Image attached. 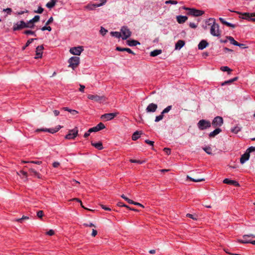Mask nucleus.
I'll use <instances>...</instances> for the list:
<instances>
[{"instance_id":"3c124183","label":"nucleus","mask_w":255,"mask_h":255,"mask_svg":"<svg viewBox=\"0 0 255 255\" xmlns=\"http://www.w3.org/2000/svg\"><path fill=\"white\" fill-rule=\"evenodd\" d=\"M40 16L35 15L32 19H30L33 23L36 22L39 20Z\"/></svg>"},{"instance_id":"423d86ee","label":"nucleus","mask_w":255,"mask_h":255,"mask_svg":"<svg viewBox=\"0 0 255 255\" xmlns=\"http://www.w3.org/2000/svg\"><path fill=\"white\" fill-rule=\"evenodd\" d=\"M122 33V38L123 40H126L131 36V32L127 26H123L121 29Z\"/></svg>"},{"instance_id":"9b49d317","label":"nucleus","mask_w":255,"mask_h":255,"mask_svg":"<svg viewBox=\"0 0 255 255\" xmlns=\"http://www.w3.org/2000/svg\"><path fill=\"white\" fill-rule=\"evenodd\" d=\"M44 47L43 45L38 46L36 48V56L34 57L35 59L41 58L43 54V50Z\"/></svg>"},{"instance_id":"f704fd0d","label":"nucleus","mask_w":255,"mask_h":255,"mask_svg":"<svg viewBox=\"0 0 255 255\" xmlns=\"http://www.w3.org/2000/svg\"><path fill=\"white\" fill-rule=\"evenodd\" d=\"M172 109V106L170 105V106H167L166 108H165L162 112H161V114L162 115H163L166 114V113H168Z\"/></svg>"},{"instance_id":"a211bd4d","label":"nucleus","mask_w":255,"mask_h":255,"mask_svg":"<svg viewBox=\"0 0 255 255\" xmlns=\"http://www.w3.org/2000/svg\"><path fill=\"white\" fill-rule=\"evenodd\" d=\"M219 20L220 21V22L223 23V24H225L226 25V26H229V27H232V28H235L236 26L235 24H232L231 23H230V22H228L227 21H226L224 18H219Z\"/></svg>"},{"instance_id":"37998d69","label":"nucleus","mask_w":255,"mask_h":255,"mask_svg":"<svg viewBox=\"0 0 255 255\" xmlns=\"http://www.w3.org/2000/svg\"><path fill=\"white\" fill-rule=\"evenodd\" d=\"M74 135L72 133L69 132L65 136V138L67 139H74L76 136H73Z\"/></svg>"},{"instance_id":"cd10ccee","label":"nucleus","mask_w":255,"mask_h":255,"mask_svg":"<svg viewBox=\"0 0 255 255\" xmlns=\"http://www.w3.org/2000/svg\"><path fill=\"white\" fill-rule=\"evenodd\" d=\"M187 179L191 181L195 182H199L201 181H205L204 178H197V179H194L191 177H190L189 175H187L186 177Z\"/></svg>"},{"instance_id":"f8f14e48","label":"nucleus","mask_w":255,"mask_h":255,"mask_svg":"<svg viewBox=\"0 0 255 255\" xmlns=\"http://www.w3.org/2000/svg\"><path fill=\"white\" fill-rule=\"evenodd\" d=\"M158 108L157 105L154 103L149 104L146 107L145 111L146 113H154L156 112Z\"/></svg>"},{"instance_id":"de8ad7c7","label":"nucleus","mask_w":255,"mask_h":255,"mask_svg":"<svg viewBox=\"0 0 255 255\" xmlns=\"http://www.w3.org/2000/svg\"><path fill=\"white\" fill-rule=\"evenodd\" d=\"M177 3V1L173 0H168L165 1L166 4H176Z\"/></svg>"},{"instance_id":"c9c22d12","label":"nucleus","mask_w":255,"mask_h":255,"mask_svg":"<svg viewBox=\"0 0 255 255\" xmlns=\"http://www.w3.org/2000/svg\"><path fill=\"white\" fill-rule=\"evenodd\" d=\"M203 149L208 154H212V149L210 146H206L203 147Z\"/></svg>"},{"instance_id":"f257e3e1","label":"nucleus","mask_w":255,"mask_h":255,"mask_svg":"<svg viewBox=\"0 0 255 255\" xmlns=\"http://www.w3.org/2000/svg\"><path fill=\"white\" fill-rule=\"evenodd\" d=\"M209 20H213V23L210 28V33L214 36L219 37L221 36V31L219 30V25L216 23L214 18H209Z\"/></svg>"},{"instance_id":"2f4dec72","label":"nucleus","mask_w":255,"mask_h":255,"mask_svg":"<svg viewBox=\"0 0 255 255\" xmlns=\"http://www.w3.org/2000/svg\"><path fill=\"white\" fill-rule=\"evenodd\" d=\"M70 133H72L74 136H77L78 135V130L77 127H75L74 128L71 129L69 131Z\"/></svg>"},{"instance_id":"bb28decb","label":"nucleus","mask_w":255,"mask_h":255,"mask_svg":"<svg viewBox=\"0 0 255 255\" xmlns=\"http://www.w3.org/2000/svg\"><path fill=\"white\" fill-rule=\"evenodd\" d=\"M56 2L57 0H51L47 3L46 6L49 8H52L55 5Z\"/></svg>"},{"instance_id":"9d476101","label":"nucleus","mask_w":255,"mask_h":255,"mask_svg":"<svg viewBox=\"0 0 255 255\" xmlns=\"http://www.w3.org/2000/svg\"><path fill=\"white\" fill-rule=\"evenodd\" d=\"M88 98L91 100L98 102L105 101V97L104 96H100L97 95H89Z\"/></svg>"},{"instance_id":"6ab92c4d","label":"nucleus","mask_w":255,"mask_h":255,"mask_svg":"<svg viewBox=\"0 0 255 255\" xmlns=\"http://www.w3.org/2000/svg\"><path fill=\"white\" fill-rule=\"evenodd\" d=\"M208 45V43L205 40H201L198 44V49L203 50Z\"/></svg>"},{"instance_id":"774afa93","label":"nucleus","mask_w":255,"mask_h":255,"mask_svg":"<svg viewBox=\"0 0 255 255\" xmlns=\"http://www.w3.org/2000/svg\"><path fill=\"white\" fill-rule=\"evenodd\" d=\"M189 26L191 27V28H196L197 27V25L195 24L194 23H193V22H190L189 23Z\"/></svg>"},{"instance_id":"473e14b6","label":"nucleus","mask_w":255,"mask_h":255,"mask_svg":"<svg viewBox=\"0 0 255 255\" xmlns=\"http://www.w3.org/2000/svg\"><path fill=\"white\" fill-rule=\"evenodd\" d=\"M110 34L112 36H114V37H115L117 38H120L122 36L121 32H118V31H112L110 33Z\"/></svg>"},{"instance_id":"393cba45","label":"nucleus","mask_w":255,"mask_h":255,"mask_svg":"<svg viewBox=\"0 0 255 255\" xmlns=\"http://www.w3.org/2000/svg\"><path fill=\"white\" fill-rule=\"evenodd\" d=\"M23 28H27V25L26 24V22L21 20L20 21V23L19 24H17V30Z\"/></svg>"},{"instance_id":"0e129e2a","label":"nucleus","mask_w":255,"mask_h":255,"mask_svg":"<svg viewBox=\"0 0 255 255\" xmlns=\"http://www.w3.org/2000/svg\"><path fill=\"white\" fill-rule=\"evenodd\" d=\"M54 234V231L53 230H50L46 232V235L48 236H53Z\"/></svg>"},{"instance_id":"79ce46f5","label":"nucleus","mask_w":255,"mask_h":255,"mask_svg":"<svg viewBox=\"0 0 255 255\" xmlns=\"http://www.w3.org/2000/svg\"><path fill=\"white\" fill-rule=\"evenodd\" d=\"M26 24L27 25V28H33L34 26V23L31 20H30L29 21L26 22Z\"/></svg>"},{"instance_id":"8fccbe9b","label":"nucleus","mask_w":255,"mask_h":255,"mask_svg":"<svg viewBox=\"0 0 255 255\" xmlns=\"http://www.w3.org/2000/svg\"><path fill=\"white\" fill-rule=\"evenodd\" d=\"M20 175L22 176L23 177H24L25 180L27 179V174L26 172L21 170L20 171Z\"/></svg>"},{"instance_id":"c85d7f7f","label":"nucleus","mask_w":255,"mask_h":255,"mask_svg":"<svg viewBox=\"0 0 255 255\" xmlns=\"http://www.w3.org/2000/svg\"><path fill=\"white\" fill-rule=\"evenodd\" d=\"M226 38L230 41V43L232 44H233L235 46H237V45H239L238 42L237 41H236L233 37L228 36H227Z\"/></svg>"},{"instance_id":"20e7f679","label":"nucleus","mask_w":255,"mask_h":255,"mask_svg":"<svg viewBox=\"0 0 255 255\" xmlns=\"http://www.w3.org/2000/svg\"><path fill=\"white\" fill-rule=\"evenodd\" d=\"M69 67L74 70L80 63V58L76 56L71 57L68 60Z\"/></svg>"},{"instance_id":"4c0bfd02","label":"nucleus","mask_w":255,"mask_h":255,"mask_svg":"<svg viewBox=\"0 0 255 255\" xmlns=\"http://www.w3.org/2000/svg\"><path fill=\"white\" fill-rule=\"evenodd\" d=\"M241 130V128L239 127H235L234 128L231 129V131L235 133H238L240 130Z\"/></svg>"},{"instance_id":"603ef678","label":"nucleus","mask_w":255,"mask_h":255,"mask_svg":"<svg viewBox=\"0 0 255 255\" xmlns=\"http://www.w3.org/2000/svg\"><path fill=\"white\" fill-rule=\"evenodd\" d=\"M98 131H99V130L97 126L92 128H90L89 129V132H97Z\"/></svg>"},{"instance_id":"7c9ffc66","label":"nucleus","mask_w":255,"mask_h":255,"mask_svg":"<svg viewBox=\"0 0 255 255\" xmlns=\"http://www.w3.org/2000/svg\"><path fill=\"white\" fill-rule=\"evenodd\" d=\"M238 78L237 77H235V78H233L232 79H230V80H228V81H226L222 83L221 85L222 86H224V85H225L226 84H231V83H233V82L237 81Z\"/></svg>"},{"instance_id":"09e8293b","label":"nucleus","mask_w":255,"mask_h":255,"mask_svg":"<svg viewBox=\"0 0 255 255\" xmlns=\"http://www.w3.org/2000/svg\"><path fill=\"white\" fill-rule=\"evenodd\" d=\"M255 151V147L251 146L246 150V152L248 153L249 154L251 152Z\"/></svg>"},{"instance_id":"f03ea898","label":"nucleus","mask_w":255,"mask_h":255,"mask_svg":"<svg viewBox=\"0 0 255 255\" xmlns=\"http://www.w3.org/2000/svg\"><path fill=\"white\" fill-rule=\"evenodd\" d=\"M183 9L188 10V12L187 14L188 15L194 16H199L203 15L204 13V11L203 10H198L193 8H189L183 7Z\"/></svg>"},{"instance_id":"6e6552de","label":"nucleus","mask_w":255,"mask_h":255,"mask_svg":"<svg viewBox=\"0 0 255 255\" xmlns=\"http://www.w3.org/2000/svg\"><path fill=\"white\" fill-rule=\"evenodd\" d=\"M61 128V127L59 125L54 128H38L35 130V131L37 132H39L41 131H48L51 133H54L57 132Z\"/></svg>"},{"instance_id":"338daca9","label":"nucleus","mask_w":255,"mask_h":255,"mask_svg":"<svg viewBox=\"0 0 255 255\" xmlns=\"http://www.w3.org/2000/svg\"><path fill=\"white\" fill-rule=\"evenodd\" d=\"M3 11L6 12L7 14H9L11 12V9L10 8H7L5 9H3Z\"/></svg>"},{"instance_id":"a878e982","label":"nucleus","mask_w":255,"mask_h":255,"mask_svg":"<svg viewBox=\"0 0 255 255\" xmlns=\"http://www.w3.org/2000/svg\"><path fill=\"white\" fill-rule=\"evenodd\" d=\"M162 53V50L161 49H156L150 53V56L152 57H155Z\"/></svg>"},{"instance_id":"7ed1b4c3","label":"nucleus","mask_w":255,"mask_h":255,"mask_svg":"<svg viewBox=\"0 0 255 255\" xmlns=\"http://www.w3.org/2000/svg\"><path fill=\"white\" fill-rule=\"evenodd\" d=\"M198 128L201 130H205L211 127V123L206 120H201L197 123Z\"/></svg>"},{"instance_id":"2eb2a0df","label":"nucleus","mask_w":255,"mask_h":255,"mask_svg":"<svg viewBox=\"0 0 255 255\" xmlns=\"http://www.w3.org/2000/svg\"><path fill=\"white\" fill-rule=\"evenodd\" d=\"M116 50L118 51H126L128 53L131 54L133 55H135V53L128 48H122L121 47L118 46L116 47Z\"/></svg>"},{"instance_id":"6e6d98bb","label":"nucleus","mask_w":255,"mask_h":255,"mask_svg":"<svg viewBox=\"0 0 255 255\" xmlns=\"http://www.w3.org/2000/svg\"><path fill=\"white\" fill-rule=\"evenodd\" d=\"M186 216L187 217H189L191 219H192L193 220H197V218L196 217H195L194 215H192V214H187L186 215Z\"/></svg>"},{"instance_id":"ddd939ff","label":"nucleus","mask_w":255,"mask_h":255,"mask_svg":"<svg viewBox=\"0 0 255 255\" xmlns=\"http://www.w3.org/2000/svg\"><path fill=\"white\" fill-rule=\"evenodd\" d=\"M117 115V113H108L102 115L101 118L108 121L113 119Z\"/></svg>"},{"instance_id":"1a4fd4ad","label":"nucleus","mask_w":255,"mask_h":255,"mask_svg":"<svg viewBox=\"0 0 255 255\" xmlns=\"http://www.w3.org/2000/svg\"><path fill=\"white\" fill-rule=\"evenodd\" d=\"M83 50L82 46L74 47L70 48V52L73 55H80Z\"/></svg>"},{"instance_id":"0eeeda50","label":"nucleus","mask_w":255,"mask_h":255,"mask_svg":"<svg viewBox=\"0 0 255 255\" xmlns=\"http://www.w3.org/2000/svg\"><path fill=\"white\" fill-rule=\"evenodd\" d=\"M223 124V119L221 117L217 116L213 120L211 124L215 128L217 127H221Z\"/></svg>"},{"instance_id":"72a5a7b5","label":"nucleus","mask_w":255,"mask_h":255,"mask_svg":"<svg viewBox=\"0 0 255 255\" xmlns=\"http://www.w3.org/2000/svg\"><path fill=\"white\" fill-rule=\"evenodd\" d=\"M220 69L223 72H228L229 74H230L231 72L232 71V70L228 66H222L220 68Z\"/></svg>"},{"instance_id":"680f3d73","label":"nucleus","mask_w":255,"mask_h":255,"mask_svg":"<svg viewBox=\"0 0 255 255\" xmlns=\"http://www.w3.org/2000/svg\"><path fill=\"white\" fill-rule=\"evenodd\" d=\"M163 151L167 154L169 155L171 153V150L169 148H164L163 149Z\"/></svg>"},{"instance_id":"dca6fc26","label":"nucleus","mask_w":255,"mask_h":255,"mask_svg":"<svg viewBox=\"0 0 255 255\" xmlns=\"http://www.w3.org/2000/svg\"><path fill=\"white\" fill-rule=\"evenodd\" d=\"M187 19L188 17L186 16L178 15L176 16L177 21L180 24L184 23Z\"/></svg>"},{"instance_id":"052dcab7","label":"nucleus","mask_w":255,"mask_h":255,"mask_svg":"<svg viewBox=\"0 0 255 255\" xmlns=\"http://www.w3.org/2000/svg\"><path fill=\"white\" fill-rule=\"evenodd\" d=\"M30 171L35 176L39 178V174L33 169H30Z\"/></svg>"},{"instance_id":"864d4df0","label":"nucleus","mask_w":255,"mask_h":255,"mask_svg":"<svg viewBox=\"0 0 255 255\" xmlns=\"http://www.w3.org/2000/svg\"><path fill=\"white\" fill-rule=\"evenodd\" d=\"M41 30L42 31H45V30H48L49 31H51L52 29H51V27L50 26H44L43 27H42L41 28Z\"/></svg>"},{"instance_id":"aec40b11","label":"nucleus","mask_w":255,"mask_h":255,"mask_svg":"<svg viewBox=\"0 0 255 255\" xmlns=\"http://www.w3.org/2000/svg\"><path fill=\"white\" fill-rule=\"evenodd\" d=\"M127 44L129 46H135L139 45L140 43L135 40H128L126 41Z\"/></svg>"},{"instance_id":"e2e57ef3","label":"nucleus","mask_w":255,"mask_h":255,"mask_svg":"<svg viewBox=\"0 0 255 255\" xmlns=\"http://www.w3.org/2000/svg\"><path fill=\"white\" fill-rule=\"evenodd\" d=\"M36 38H35V39L31 38V39L28 40L25 44V46H28L32 41H33L34 40H36Z\"/></svg>"},{"instance_id":"ea45409f","label":"nucleus","mask_w":255,"mask_h":255,"mask_svg":"<svg viewBox=\"0 0 255 255\" xmlns=\"http://www.w3.org/2000/svg\"><path fill=\"white\" fill-rule=\"evenodd\" d=\"M96 126L97 127L99 130L103 129L106 128L104 124L102 123H99Z\"/></svg>"},{"instance_id":"5701e85b","label":"nucleus","mask_w":255,"mask_h":255,"mask_svg":"<svg viewBox=\"0 0 255 255\" xmlns=\"http://www.w3.org/2000/svg\"><path fill=\"white\" fill-rule=\"evenodd\" d=\"M185 44V42L182 40H179L175 44L176 49H180Z\"/></svg>"},{"instance_id":"39448f33","label":"nucleus","mask_w":255,"mask_h":255,"mask_svg":"<svg viewBox=\"0 0 255 255\" xmlns=\"http://www.w3.org/2000/svg\"><path fill=\"white\" fill-rule=\"evenodd\" d=\"M232 12H234V11L231 10ZM235 12L237 13L238 14L241 15V16H240L239 17L240 18L246 19L248 21H251V19L253 18V17H255V16L253 15L254 14V12L253 13H250V12H241L239 11H235Z\"/></svg>"},{"instance_id":"4d7b16f0","label":"nucleus","mask_w":255,"mask_h":255,"mask_svg":"<svg viewBox=\"0 0 255 255\" xmlns=\"http://www.w3.org/2000/svg\"><path fill=\"white\" fill-rule=\"evenodd\" d=\"M43 11V8L41 6L38 7V9L35 11V13H42Z\"/></svg>"},{"instance_id":"4468645a","label":"nucleus","mask_w":255,"mask_h":255,"mask_svg":"<svg viewBox=\"0 0 255 255\" xmlns=\"http://www.w3.org/2000/svg\"><path fill=\"white\" fill-rule=\"evenodd\" d=\"M223 183L229 185H233L236 187L240 186V184L237 181L228 178H225L223 180Z\"/></svg>"},{"instance_id":"c756f323","label":"nucleus","mask_w":255,"mask_h":255,"mask_svg":"<svg viewBox=\"0 0 255 255\" xmlns=\"http://www.w3.org/2000/svg\"><path fill=\"white\" fill-rule=\"evenodd\" d=\"M140 133L138 131L134 132L131 136L132 140L134 141L137 140L140 137Z\"/></svg>"},{"instance_id":"5fc2aeb1","label":"nucleus","mask_w":255,"mask_h":255,"mask_svg":"<svg viewBox=\"0 0 255 255\" xmlns=\"http://www.w3.org/2000/svg\"><path fill=\"white\" fill-rule=\"evenodd\" d=\"M43 212L42 210H40L37 212V216L39 218H42L43 216Z\"/></svg>"},{"instance_id":"412c9836","label":"nucleus","mask_w":255,"mask_h":255,"mask_svg":"<svg viewBox=\"0 0 255 255\" xmlns=\"http://www.w3.org/2000/svg\"><path fill=\"white\" fill-rule=\"evenodd\" d=\"M221 131H222V130L221 128H217L211 132L209 133V136L210 137H213L215 136L216 135H217L218 134H219V133H220L221 132Z\"/></svg>"},{"instance_id":"c03bdc74","label":"nucleus","mask_w":255,"mask_h":255,"mask_svg":"<svg viewBox=\"0 0 255 255\" xmlns=\"http://www.w3.org/2000/svg\"><path fill=\"white\" fill-rule=\"evenodd\" d=\"M129 161L131 163H138V164H142V163H143L144 162L143 161H141V160H139L132 159H130L129 160Z\"/></svg>"},{"instance_id":"4be33fe9","label":"nucleus","mask_w":255,"mask_h":255,"mask_svg":"<svg viewBox=\"0 0 255 255\" xmlns=\"http://www.w3.org/2000/svg\"><path fill=\"white\" fill-rule=\"evenodd\" d=\"M91 144L92 145V146H93L99 150H102V149H103V144L101 141H99L97 143H94L92 141Z\"/></svg>"},{"instance_id":"a19ab883","label":"nucleus","mask_w":255,"mask_h":255,"mask_svg":"<svg viewBox=\"0 0 255 255\" xmlns=\"http://www.w3.org/2000/svg\"><path fill=\"white\" fill-rule=\"evenodd\" d=\"M29 162L38 164V165L41 164V163H42V162L40 161H21V163H29Z\"/></svg>"},{"instance_id":"bf43d9fd","label":"nucleus","mask_w":255,"mask_h":255,"mask_svg":"<svg viewBox=\"0 0 255 255\" xmlns=\"http://www.w3.org/2000/svg\"><path fill=\"white\" fill-rule=\"evenodd\" d=\"M145 142L150 145L153 146L154 145V141L149 140L148 139H146L145 140Z\"/></svg>"},{"instance_id":"69168bd1","label":"nucleus","mask_w":255,"mask_h":255,"mask_svg":"<svg viewBox=\"0 0 255 255\" xmlns=\"http://www.w3.org/2000/svg\"><path fill=\"white\" fill-rule=\"evenodd\" d=\"M53 21V17L51 16L50 17L49 19L47 21V22H46V25H48L50 23H51V22H52Z\"/></svg>"},{"instance_id":"49530a36","label":"nucleus","mask_w":255,"mask_h":255,"mask_svg":"<svg viewBox=\"0 0 255 255\" xmlns=\"http://www.w3.org/2000/svg\"><path fill=\"white\" fill-rule=\"evenodd\" d=\"M28 219H29L28 217L23 216L22 218L17 219V222H20L21 223H22V222L24 220H27Z\"/></svg>"},{"instance_id":"b1692460","label":"nucleus","mask_w":255,"mask_h":255,"mask_svg":"<svg viewBox=\"0 0 255 255\" xmlns=\"http://www.w3.org/2000/svg\"><path fill=\"white\" fill-rule=\"evenodd\" d=\"M239 242L243 244H252L253 245H255V241H252L251 240H248L247 238H246L244 239L243 238V240H239Z\"/></svg>"},{"instance_id":"13d9d810","label":"nucleus","mask_w":255,"mask_h":255,"mask_svg":"<svg viewBox=\"0 0 255 255\" xmlns=\"http://www.w3.org/2000/svg\"><path fill=\"white\" fill-rule=\"evenodd\" d=\"M252 237L255 238V235L253 234H249V235H245L243 236V238L245 239L246 238Z\"/></svg>"},{"instance_id":"58836bf2","label":"nucleus","mask_w":255,"mask_h":255,"mask_svg":"<svg viewBox=\"0 0 255 255\" xmlns=\"http://www.w3.org/2000/svg\"><path fill=\"white\" fill-rule=\"evenodd\" d=\"M164 117V115H162L161 113L160 115L157 116L155 117L154 121L155 122H158L162 120Z\"/></svg>"},{"instance_id":"a18cd8bd","label":"nucleus","mask_w":255,"mask_h":255,"mask_svg":"<svg viewBox=\"0 0 255 255\" xmlns=\"http://www.w3.org/2000/svg\"><path fill=\"white\" fill-rule=\"evenodd\" d=\"M108 32V30L105 29L104 27H101V29L100 30V33L103 35H105L106 33Z\"/></svg>"},{"instance_id":"e433bc0d","label":"nucleus","mask_w":255,"mask_h":255,"mask_svg":"<svg viewBox=\"0 0 255 255\" xmlns=\"http://www.w3.org/2000/svg\"><path fill=\"white\" fill-rule=\"evenodd\" d=\"M23 33L26 34V35H29V34H30V35H33L35 36H36L35 33L34 31H31V30H25L23 31Z\"/></svg>"},{"instance_id":"f3484780","label":"nucleus","mask_w":255,"mask_h":255,"mask_svg":"<svg viewBox=\"0 0 255 255\" xmlns=\"http://www.w3.org/2000/svg\"><path fill=\"white\" fill-rule=\"evenodd\" d=\"M250 157V154L248 153H247L246 152L243 154L241 158H240V162L242 164L244 163L246 161H247Z\"/></svg>"}]
</instances>
